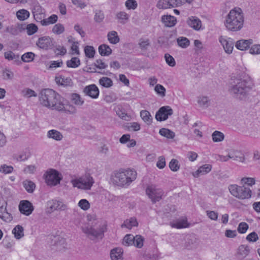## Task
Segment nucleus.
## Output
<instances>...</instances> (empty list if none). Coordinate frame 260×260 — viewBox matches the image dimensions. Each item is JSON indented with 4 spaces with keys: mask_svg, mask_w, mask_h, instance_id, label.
<instances>
[{
    "mask_svg": "<svg viewBox=\"0 0 260 260\" xmlns=\"http://www.w3.org/2000/svg\"><path fill=\"white\" fill-rule=\"evenodd\" d=\"M67 209V205L61 201L53 199L47 202V209L48 212L49 213L55 211H65Z\"/></svg>",
    "mask_w": 260,
    "mask_h": 260,
    "instance_id": "obj_11",
    "label": "nucleus"
},
{
    "mask_svg": "<svg viewBox=\"0 0 260 260\" xmlns=\"http://www.w3.org/2000/svg\"><path fill=\"white\" fill-rule=\"evenodd\" d=\"M165 58L167 63L170 67H174L176 64V62L174 58L168 53H166L165 55Z\"/></svg>",
    "mask_w": 260,
    "mask_h": 260,
    "instance_id": "obj_59",
    "label": "nucleus"
},
{
    "mask_svg": "<svg viewBox=\"0 0 260 260\" xmlns=\"http://www.w3.org/2000/svg\"><path fill=\"white\" fill-rule=\"evenodd\" d=\"M32 204L28 201H21L19 205V210L21 213L28 216L31 214L34 211Z\"/></svg>",
    "mask_w": 260,
    "mask_h": 260,
    "instance_id": "obj_17",
    "label": "nucleus"
},
{
    "mask_svg": "<svg viewBox=\"0 0 260 260\" xmlns=\"http://www.w3.org/2000/svg\"><path fill=\"white\" fill-rule=\"evenodd\" d=\"M83 92L85 95L89 96L92 99H98L100 94L98 87L94 84L86 86L83 89Z\"/></svg>",
    "mask_w": 260,
    "mask_h": 260,
    "instance_id": "obj_13",
    "label": "nucleus"
},
{
    "mask_svg": "<svg viewBox=\"0 0 260 260\" xmlns=\"http://www.w3.org/2000/svg\"><path fill=\"white\" fill-rule=\"evenodd\" d=\"M22 93L23 96L26 98H30L32 96L36 97L37 96V94L36 92L29 88H26L22 91Z\"/></svg>",
    "mask_w": 260,
    "mask_h": 260,
    "instance_id": "obj_56",
    "label": "nucleus"
},
{
    "mask_svg": "<svg viewBox=\"0 0 260 260\" xmlns=\"http://www.w3.org/2000/svg\"><path fill=\"white\" fill-rule=\"evenodd\" d=\"M154 90L161 96L164 97L165 96L166 89L162 85L157 84L154 88Z\"/></svg>",
    "mask_w": 260,
    "mask_h": 260,
    "instance_id": "obj_58",
    "label": "nucleus"
},
{
    "mask_svg": "<svg viewBox=\"0 0 260 260\" xmlns=\"http://www.w3.org/2000/svg\"><path fill=\"white\" fill-rule=\"evenodd\" d=\"M170 169L173 172H177L180 168L178 161L176 159H172L169 165Z\"/></svg>",
    "mask_w": 260,
    "mask_h": 260,
    "instance_id": "obj_52",
    "label": "nucleus"
},
{
    "mask_svg": "<svg viewBox=\"0 0 260 260\" xmlns=\"http://www.w3.org/2000/svg\"><path fill=\"white\" fill-rule=\"evenodd\" d=\"M197 240L196 239L189 238L185 242V247L188 249L196 248L197 247Z\"/></svg>",
    "mask_w": 260,
    "mask_h": 260,
    "instance_id": "obj_46",
    "label": "nucleus"
},
{
    "mask_svg": "<svg viewBox=\"0 0 260 260\" xmlns=\"http://www.w3.org/2000/svg\"><path fill=\"white\" fill-rule=\"evenodd\" d=\"M23 228L20 225H16L12 230V233L17 239H20L24 236Z\"/></svg>",
    "mask_w": 260,
    "mask_h": 260,
    "instance_id": "obj_32",
    "label": "nucleus"
},
{
    "mask_svg": "<svg viewBox=\"0 0 260 260\" xmlns=\"http://www.w3.org/2000/svg\"><path fill=\"white\" fill-rule=\"evenodd\" d=\"M14 170V168L11 166H8L6 164L2 165L0 166V172L4 174L11 173Z\"/></svg>",
    "mask_w": 260,
    "mask_h": 260,
    "instance_id": "obj_50",
    "label": "nucleus"
},
{
    "mask_svg": "<svg viewBox=\"0 0 260 260\" xmlns=\"http://www.w3.org/2000/svg\"><path fill=\"white\" fill-rule=\"evenodd\" d=\"M178 45L182 48H187L190 44L189 40L185 37H180L177 39Z\"/></svg>",
    "mask_w": 260,
    "mask_h": 260,
    "instance_id": "obj_47",
    "label": "nucleus"
},
{
    "mask_svg": "<svg viewBox=\"0 0 260 260\" xmlns=\"http://www.w3.org/2000/svg\"><path fill=\"white\" fill-rule=\"evenodd\" d=\"M58 20V16L55 14H52L48 18L44 19L41 21V23L43 26H47L54 24Z\"/></svg>",
    "mask_w": 260,
    "mask_h": 260,
    "instance_id": "obj_29",
    "label": "nucleus"
},
{
    "mask_svg": "<svg viewBox=\"0 0 260 260\" xmlns=\"http://www.w3.org/2000/svg\"><path fill=\"white\" fill-rule=\"evenodd\" d=\"M156 166L160 169H162L166 166L165 158L163 156H159L156 163Z\"/></svg>",
    "mask_w": 260,
    "mask_h": 260,
    "instance_id": "obj_64",
    "label": "nucleus"
},
{
    "mask_svg": "<svg viewBox=\"0 0 260 260\" xmlns=\"http://www.w3.org/2000/svg\"><path fill=\"white\" fill-rule=\"evenodd\" d=\"M198 103L201 107L204 108H207L209 106V101L207 96L199 97Z\"/></svg>",
    "mask_w": 260,
    "mask_h": 260,
    "instance_id": "obj_49",
    "label": "nucleus"
},
{
    "mask_svg": "<svg viewBox=\"0 0 260 260\" xmlns=\"http://www.w3.org/2000/svg\"><path fill=\"white\" fill-rule=\"evenodd\" d=\"M246 239L250 242H254L258 239V236L255 232H253L248 234Z\"/></svg>",
    "mask_w": 260,
    "mask_h": 260,
    "instance_id": "obj_62",
    "label": "nucleus"
},
{
    "mask_svg": "<svg viewBox=\"0 0 260 260\" xmlns=\"http://www.w3.org/2000/svg\"><path fill=\"white\" fill-rule=\"evenodd\" d=\"M224 134L218 131H214L212 134V139L214 142H220L224 140Z\"/></svg>",
    "mask_w": 260,
    "mask_h": 260,
    "instance_id": "obj_38",
    "label": "nucleus"
},
{
    "mask_svg": "<svg viewBox=\"0 0 260 260\" xmlns=\"http://www.w3.org/2000/svg\"><path fill=\"white\" fill-rule=\"evenodd\" d=\"M126 7L128 9L135 10L138 6L137 2L136 0H127L125 3Z\"/></svg>",
    "mask_w": 260,
    "mask_h": 260,
    "instance_id": "obj_57",
    "label": "nucleus"
},
{
    "mask_svg": "<svg viewBox=\"0 0 260 260\" xmlns=\"http://www.w3.org/2000/svg\"><path fill=\"white\" fill-rule=\"evenodd\" d=\"M27 33L28 35H32L37 32L38 27L37 25L34 24H29L27 25L26 27Z\"/></svg>",
    "mask_w": 260,
    "mask_h": 260,
    "instance_id": "obj_61",
    "label": "nucleus"
},
{
    "mask_svg": "<svg viewBox=\"0 0 260 260\" xmlns=\"http://www.w3.org/2000/svg\"><path fill=\"white\" fill-rule=\"evenodd\" d=\"M44 178L48 185L55 186L60 183L61 178L59 172L52 169L48 170L44 174Z\"/></svg>",
    "mask_w": 260,
    "mask_h": 260,
    "instance_id": "obj_9",
    "label": "nucleus"
},
{
    "mask_svg": "<svg viewBox=\"0 0 260 260\" xmlns=\"http://www.w3.org/2000/svg\"><path fill=\"white\" fill-rule=\"evenodd\" d=\"M212 165L205 164L201 166L197 171L193 173L195 177H198L200 175H204L210 172L212 170Z\"/></svg>",
    "mask_w": 260,
    "mask_h": 260,
    "instance_id": "obj_23",
    "label": "nucleus"
},
{
    "mask_svg": "<svg viewBox=\"0 0 260 260\" xmlns=\"http://www.w3.org/2000/svg\"><path fill=\"white\" fill-rule=\"evenodd\" d=\"M171 225L172 228L182 229L187 228L188 226V224L186 219H182L176 221L175 222L171 223Z\"/></svg>",
    "mask_w": 260,
    "mask_h": 260,
    "instance_id": "obj_36",
    "label": "nucleus"
},
{
    "mask_svg": "<svg viewBox=\"0 0 260 260\" xmlns=\"http://www.w3.org/2000/svg\"><path fill=\"white\" fill-rule=\"evenodd\" d=\"M173 109L168 106H163L159 108L155 114V118L157 121H162L167 120L169 116L173 114Z\"/></svg>",
    "mask_w": 260,
    "mask_h": 260,
    "instance_id": "obj_12",
    "label": "nucleus"
},
{
    "mask_svg": "<svg viewBox=\"0 0 260 260\" xmlns=\"http://www.w3.org/2000/svg\"><path fill=\"white\" fill-rule=\"evenodd\" d=\"M252 43V39L240 40L236 42L235 46L238 49L243 51L248 49Z\"/></svg>",
    "mask_w": 260,
    "mask_h": 260,
    "instance_id": "obj_20",
    "label": "nucleus"
},
{
    "mask_svg": "<svg viewBox=\"0 0 260 260\" xmlns=\"http://www.w3.org/2000/svg\"><path fill=\"white\" fill-rule=\"evenodd\" d=\"M85 55L88 58H93L95 54V50L93 47L86 46L84 48Z\"/></svg>",
    "mask_w": 260,
    "mask_h": 260,
    "instance_id": "obj_53",
    "label": "nucleus"
},
{
    "mask_svg": "<svg viewBox=\"0 0 260 260\" xmlns=\"http://www.w3.org/2000/svg\"><path fill=\"white\" fill-rule=\"evenodd\" d=\"M56 82L63 86H70L72 85V80L69 78H60Z\"/></svg>",
    "mask_w": 260,
    "mask_h": 260,
    "instance_id": "obj_51",
    "label": "nucleus"
},
{
    "mask_svg": "<svg viewBox=\"0 0 260 260\" xmlns=\"http://www.w3.org/2000/svg\"><path fill=\"white\" fill-rule=\"evenodd\" d=\"M229 157L231 159L244 162L245 158L242 152L238 150H233L229 154Z\"/></svg>",
    "mask_w": 260,
    "mask_h": 260,
    "instance_id": "obj_26",
    "label": "nucleus"
},
{
    "mask_svg": "<svg viewBox=\"0 0 260 260\" xmlns=\"http://www.w3.org/2000/svg\"><path fill=\"white\" fill-rule=\"evenodd\" d=\"M100 84L103 87L106 88L110 87L113 85L112 80L106 77H103L99 80Z\"/></svg>",
    "mask_w": 260,
    "mask_h": 260,
    "instance_id": "obj_41",
    "label": "nucleus"
},
{
    "mask_svg": "<svg viewBox=\"0 0 260 260\" xmlns=\"http://www.w3.org/2000/svg\"><path fill=\"white\" fill-rule=\"evenodd\" d=\"M37 46L42 49L48 50L53 46L52 39L49 36H44L39 38L36 42Z\"/></svg>",
    "mask_w": 260,
    "mask_h": 260,
    "instance_id": "obj_16",
    "label": "nucleus"
},
{
    "mask_svg": "<svg viewBox=\"0 0 260 260\" xmlns=\"http://www.w3.org/2000/svg\"><path fill=\"white\" fill-rule=\"evenodd\" d=\"M248 225L244 222H241L239 224L237 230L239 233H245L248 229Z\"/></svg>",
    "mask_w": 260,
    "mask_h": 260,
    "instance_id": "obj_60",
    "label": "nucleus"
},
{
    "mask_svg": "<svg viewBox=\"0 0 260 260\" xmlns=\"http://www.w3.org/2000/svg\"><path fill=\"white\" fill-rule=\"evenodd\" d=\"M123 251L122 248L116 247L110 251V257L112 260H123Z\"/></svg>",
    "mask_w": 260,
    "mask_h": 260,
    "instance_id": "obj_21",
    "label": "nucleus"
},
{
    "mask_svg": "<svg viewBox=\"0 0 260 260\" xmlns=\"http://www.w3.org/2000/svg\"><path fill=\"white\" fill-rule=\"evenodd\" d=\"M70 98L71 102L76 106H81L84 103V101L78 93H71Z\"/></svg>",
    "mask_w": 260,
    "mask_h": 260,
    "instance_id": "obj_24",
    "label": "nucleus"
},
{
    "mask_svg": "<svg viewBox=\"0 0 260 260\" xmlns=\"http://www.w3.org/2000/svg\"><path fill=\"white\" fill-rule=\"evenodd\" d=\"M47 137L56 141H60L63 138L62 134L55 129L49 131L47 133Z\"/></svg>",
    "mask_w": 260,
    "mask_h": 260,
    "instance_id": "obj_28",
    "label": "nucleus"
},
{
    "mask_svg": "<svg viewBox=\"0 0 260 260\" xmlns=\"http://www.w3.org/2000/svg\"><path fill=\"white\" fill-rule=\"evenodd\" d=\"M52 31L56 35H60L64 32V27L62 24L57 23L53 26Z\"/></svg>",
    "mask_w": 260,
    "mask_h": 260,
    "instance_id": "obj_48",
    "label": "nucleus"
},
{
    "mask_svg": "<svg viewBox=\"0 0 260 260\" xmlns=\"http://www.w3.org/2000/svg\"><path fill=\"white\" fill-rule=\"evenodd\" d=\"M78 205L81 209L84 211L87 210L90 207L89 202L86 199H82L80 200Z\"/></svg>",
    "mask_w": 260,
    "mask_h": 260,
    "instance_id": "obj_55",
    "label": "nucleus"
},
{
    "mask_svg": "<svg viewBox=\"0 0 260 260\" xmlns=\"http://www.w3.org/2000/svg\"><path fill=\"white\" fill-rule=\"evenodd\" d=\"M73 187L88 190L90 189L94 183V180L89 175H86L78 179H75L71 180Z\"/></svg>",
    "mask_w": 260,
    "mask_h": 260,
    "instance_id": "obj_7",
    "label": "nucleus"
},
{
    "mask_svg": "<svg viewBox=\"0 0 260 260\" xmlns=\"http://www.w3.org/2000/svg\"><path fill=\"white\" fill-rule=\"evenodd\" d=\"M253 87V83L249 77L238 75L231 77L228 90L237 100L245 101Z\"/></svg>",
    "mask_w": 260,
    "mask_h": 260,
    "instance_id": "obj_1",
    "label": "nucleus"
},
{
    "mask_svg": "<svg viewBox=\"0 0 260 260\" xmlns=\"http://www.w3.org/2000/svg\"><path fill=\"white\" fill-rule=\"evenodd\" d=\"M159 133L168 139H173L175 137V133L173 131L166 128L160 129Z\"/></svg>",
    "mask_w": 260,
    "mask_h": 260,
    "instance_id": "obj_39",
    "label": "nucleus"
},
{
    "mask_svg": "<svg viewBox=\"0 0 260 260\" xmlns=\"http://www.w3.org/2000/svg\"><path fill=\"white\" fill-rule=\"evenodd\" d=\"M99 53L102 56H109L112 53V49L106 44H102L99 47Z\"/></svg>",
    "mask_w": 260,
    "mask_h": 260,
    "instance_id": "obj_30",
    "label": "nucleus"
},
{
    "mask_svg": "<svg viewBox=\"0 0 260 260\" xmlns=\"http://www.w3.org/2000/svg\"><path fill=\"white\" fill-rule=\"evenodd\" d=\"M5 58L9 60H14V61H19V55L15 54L12 51H8L4 54Z\"/></svg>",
    "mask_w": 260,
    "mask_h": 260,
    "instance_id": "obj_45",
    "label": "nucleus"
},
{
    "mask_svg": "<svg viewBox=\"0 0 260 260\" xmlns=\"http://www.w3.org/2000/svg\"><path fill=\"white\" fill-rule=\"evenodd\" d=\"M228 188L231 194L239 199H249L251 197V190L248 187L231 184L229 185Z\"/></svg>",
    "mask_w": 260,
    "mask_h": 260,
    "instance_id": "obj_6",
    "label": "nucleus"
},
{
    "mask_svg": "<svg viewBox=\"0 0 260 260\" xmlns=\"http://www.w3.org/2000/svg\"><path fill=\"white\" fill-rule=\"evenodd\" d=\"M146 193L153 203L159 201L164 195L162 189L157 187L155 185L151 184L147 186Z\"/></svg>",
    "mask_w": 260,
    "mask_h": 260,
    "instance_id": "obj_8",
    "label": "nucleus"
},
{
    "mask_svg": "<svg viewBox=\"0 0 260 260\" xmlns=\"http://www.w3.org/2000/svg\"><path fill=\"white\" fill-rule=\"evenodd\" d=\"M244 19L242 9L236 7L230 10L225 17L224 24L228 30L238 31L243 27Z\"/></svg>",
    "mask_w": 260,
    "mask_h": 260,
    "instance_id": "obj_4",
    "label": "nucleus"
},
{
    "mask_svg": "<svg viewBox=\"0 0 260 260\" xmlns=\"http://www.w3.org/2000/svg\"><path fill=\"white\" fill-rule=\"evenodd\" d=\"M80 65V59L76 57H73L71 60L67 61V66L69 68H76Z\"/></svg>",
    "mask_w": 260,
    "mask_h": 260,
    "instance_id": "obj_40",
    "label": "nucleus"
},
{
    "mask_svg": "<svg viewBox=\"0 0 260 260\" xmlns=\"http://www.w3.org/2000/svg\"><path fill=\"white\" fill-rule=\"evenodd\" d=\"M135 241L133 245L139 248H141L144 245V238L141 235H138L134 236Z\"/></svg>",
    "mask_w": 260,
    "mask_h": 260,
    "instance_id": "obj_42",
    "label": "nucleus"
},
{
    "mask_svg": "<svg viewBox=\"0 0 260 260\" xmlns=\"http://www.w3.org/2000/svg\"><path fill=\"white\" fill-rule=\"evenodd\" d=\"M7 203L0 201V218L5 222H10L13 219L12 214L7 209Z\"/></svg>",
    "mask_w": 260,
    "mask_h": 260,
    "instance_id": "obj_15",
    "label": "nucleus"
},
{
    "mask_svg": "<svg viewBox=\"0 0 260 260\" xmlns=\"http://www.w3.org/2000/svg\"><path fill=\"white\" fill-rule=\"evenodd\" d=\"M39 98L40 104L44 107L57 111H62L64 109L63 98L51 89L42 90Z\"/></svg>",
    "mask_w": 260,
    "mask_h": 260,
    "instance_id": "obj_2",
    "label": "nucleus"
},
{
    "mask_svg": "<svg viewBox=\"0 0 260 260\" xmlns=\"http://www.w3.org/2000/svg\"><path fill=\"white\" fill-rule=\"evenodd\" d=\"M107 37L110 43L113 44H116L120 41L117 32L114 30L108 32Z\"/></svg>",
    "mask_w": 260,
    "mask_h": 260,
    "instance_id": "obj_31",
    "label": "nucleus"
},
{
    "mask_svg": "<svg viewBox=\"0 0 260 260\" xmlns=\"http://www.w3.org/2000/svg\"><path fill=\"white\" fill-rule=\"evenodd\" d=\"M250 252V249L248 246L241 245L237 249V256L239 259H243Z\"/></svg>",
    "mask_w": 260,
    "mask_h": 260,
    "instance_id": "obj_19",
    "label": "nucleus"
},
{
    "mask_svg": "<svg viewBox=\"0 0 260 260\" xmlns=\"http://www.w3.org/2000/svg\"><path fill=\"white\" fill-rule=\"evenodd\" d=\"M116 114L122 120L125 121L130 120L131 117V116L128 115L126 113L124 110H123L120 107H117L115 109Z\"/></svg>",
    "mask_w": 260,
    "mask_h": 260,
    "instance_id": "obj_34",
    "label": "nucleus"
},
{
    "mask_svg": "<svg viewBox=\"0 0 260 260\" xmlns=\"http://www.w3.org/2000/svg\"><path fill=\"white\" fill-rule=\"evenodd\" d=\"M140 116L144 121L147 123V124H150L152 122V117L149 113L147 110H142L140 112Z\"/></svg>",
    "mask_w": 260,
    "mask_h": 260,
    "instance_id": "obj_35",
    "label": "nucleus"
},
{
    "mask_svg": "<svg viewBox=\"0 0 260 260\" xmlns=\"http://www.w3.org/2000/svg\"><path fill=\"white\" fill-rule=\"evenodd\" d=\"M35 56V54L34 53L29 52L22 55L21 56V59L24 62H28L32 61L34 59Z\"/></svg>",
    "mask_w": 260,
    "mask_h": 260,
    "instance_id": "obj_54",
    "label": "nucleus"
},
{
    "mask_svg": "<svg viewBox=\"0 0 260 260\" xmlns=\"http://www.w3.org/2000/svg\"><path fill=\"white\" fill-rule=\"evenodd\" d=\"M137 177V173L134 169H120L113 172L111 176V181L115 186L127 188Z\"/></svg>",
    "mask_w": 260,
    "mask_h": 260,
    "instance_id": "obj_3",
    "label": "nucleus"
},
{
    "mask_svg": "<svg viewBox=\"0 0 260 260\" xmlns=\"http://www.w3.org/2000/svg\"><path fill=\"white\" fill-rule=\"evenodd\" d=\"M249 53L251 54H260V45L255 44L252 45L249 49Z\"/></svg>",
    "mask_w": 260,
    "mask_h": 260,
    "instance_id": "obj_63",
    "label": "nucleus"
},
{
    "mask_svg": "<svg viewBox=\"0 0 260 260\" xmlns=\"http://www.w3.org/2000/svg\"><path fill=\"white\" fill-rule=\"evenodd\" d=\"M187 24L194 30H200L202 27V22L199 18L196 16H190L186 21Z\"/></svg>",
    "mask_w": 260,
    "mask_h": 260,
    "instance_id": "obj_18",
    "label": "nucleus"
},
{
    "mask_svg": "<svg viewBox=\"0 0 260 260\" xmlns=\"http://www.w3.org/2000/svg\"><path fill=\"white\" fill-rule=\"evenodd\" d=\"M186 0H159L157 4V8L166 9L181 6Z\"/></svg>",
    "mask_w": 260,
    "mask_h": 260,
    "instance_id": "obj_10",
    "label": "nucleus"
},
{
    "mask_svg": "<svg viewBox=\"0 0 260 260\" xmlns=\"http://www.w3.org/2000/svg\"><path fill=\"white\" fill-rule=\"evenodd\" d=\"M94 16L93 20L94 22L101 23L103 22L105 16L103 11L100 9H96L94 11Z\"/></svg>",
    "mask_w": 260,
    "mask_h": 260,
    "instance_id": "obj_27",
    "label": "nucleus"
},
{
    "mask_svg": "<svg viewBox=\"0 0 260 260\" xmlns=\"http://www.w3.org/2000/svg\"><path fill=\"white\" fill-rule=\"evenodd\" d=\"M218 40L222 45L225 52L228 54L232 53L234 45L233 40L230 38H226L222 36L219 37Z\"/></svg>",
    "mask_w": 260,
    "mask_h": 260,
    "instance_id": "obj_14",
    "label": "nucleus"
},
{
    "mask_svg": "<svg viewBox=\"0 0 260 260\" xmlns=\"http://www.w3.org/2000/svg\"><path fill=\"white\" fill-rule=\"evenodd\" d=\"M161 21L167 27H173L177 22L176 18L171 15H163L161 17Z\"/></svg>",
    "mask_w": 260,
    "mask_h": 260,
    "instance_id": "obj_22",
    "label": "nucleus"
},
{
    "mask_svg": "<svg viewBox=\"0 0 260 260\" xmlns=\"http://www.w3.org/2000/svg\"><path fill=\"white\" fill-rule=\"evenodd\" d=\"M23 185L26 191L29 193H32L36 188L35 184L30 180H26L23 182Z\"/></svg>",
    "mask_w": 260,
    "mask_h": 260,
    "instance_id": "obj_37",
    "label": "nucleus"
},
{
    "mask_svg": "<svg viewBox=\"0 0 260 260\" xmlns=\"http://www.w3.org/2000/svg\"><path fill=\"white\" fill-rule=\"evenodd\" d=\"M135 241L134 236L131 234H127L123 238V244L126 246L133 245Z\"/></svg>",
    "mask_w": 260,
    "mask_h": 260,
    "instance_id": "obj_43",
    "label": "nucleus"
},
{
    "mask_svg": "<svg viewBox=\"0 0 260 260\" xmlns=\"http://www.w3.org/2000/svg\"><path fill=\"white\" fill-rule=\"evenodd\" d=\"M17 18L20 20H24L29 16V13L26 10L22 9L17 12Z\"/></svg>",
    "mask_w": 260,
    "mask_h": 260,
    "instance_id": "obj_44",
    "label": "nucleus"
},
{
    "mask_svg": "<svg viewBox=\"0 0 260 260\" xmlns=\"http://www.w3.org/2000/svg\"><path fill=\"white\" fill-rule=\"evenodd\" d=\"M138 222L135 217H131L124 220L123 224H121V228H126L131 229L133 227L137 226Z\"/></svg>",
    "mask_w": 260,
    "mask_h": 260,
    "instance_id": "obj_25",
    "label": "nucleus"
},
{
    "mask_svg": "<svg viewBox=\"0 0 260 260\" xmlns=\"http://www.w3.org/2000/svg\"><path fill=\"white\" fill-rule=\"evenodd\" d=\"M107 231V224L105 222L99 224L95 229L94 225L82 228L83 232L91 240L97 239H102L104 236V233Z\"/></svg>",
    "mask_w": 260,
    "mask_h": 260,
    "instance_id": "obj_5",
    "label": "nucleus"
},
{
    "mask_svg": "<svg viewBox=\"0 0 260 260\" xmlns=\"http://www.w3.org/2000/svg\"><path fill=\"white\" fill-rule=\"evenodd\" d=\"M116 18L121 24H125L129 19V15L125 12L121 11L117 13Z\"/></svg>",
    "mask_w": 260,
    "mask_h": 260,
    "instance_id": "obj_33",
    "label": "nucleus"
}]
</instances>
